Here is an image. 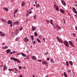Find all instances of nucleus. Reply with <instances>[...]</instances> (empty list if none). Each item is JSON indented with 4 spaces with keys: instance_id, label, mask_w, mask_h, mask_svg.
Returning a JSON list of instances; mask_svg holds the SVG:
<instances>
[{
    "instance_id": "1",
    "label": "nucleus",
    "mask_w": 77,
    "mask_h": 77,
    "mask_svg": "<svg viewBox=\"0 0 77 77\" xmlns=\"http://www.w3.org/2000/svg\"><path fill=\"white\" fill-rule=\"evenodd\" d=\"M7 24H10V27H12V21L9 20L8 21Z\"/></svg>"
},
{
    "instance_id": "2",
    "label": "nucleus",
    "mask_w": 77,
    "mask_h": 77,
    "mask_svg": "<svg viewBox=\"0 0 77 77\" xmlns=\"http://www.w3.org/2000/svg\"><path fill=\"white\" fill-rule=\"evenodd\" d=\"M64 44L65 45V46L67 47H68L69 46V44H68V42L66 41H64L63 42Z\"/></svg>"
},
{
    "instance_id": "3",
    "label": "nucleus",
    "mask_w": 77,
    "mask_h": 77,
    "mask_svg": "<svg viewBox=\"0 0 77 77\" xmlns=\"http://www.w3.org/2000/svg\"><path fill=\"white\" fill-rule=\"evenodd\" d=\"M72 10L73 12H74V13H75V14H77V10H76L75 8L72 7Z\"/></svg>"
},
{
    "instance_id": "4",
    "label": "nucleus",
    "mask_w": 77,
    "mask_h": 77,
    "mask_svg": "<svg viewBox=\"0 0 77 77\" xmlns=\"http://www.w3.org/2000/svg\"><path fill=\"white\" fill-rule=\"evenodd\" d=\"M69 42L70 45H71V46H72L73 47H74V46L73 45L72 42L71 41H69Z\"/></svg>"
},
{
    "instance_id": "5",
    "label": "nucleus",
    "mask_w": 77,
    "mask_h": 77,
    "mask_svg": "<svg viewBox=\"0 0 77 77\" xmlns=\"http://www.w3.org/2000/svg\"><path fill=\"white\" fill-rule=\"evenodd\" d=\"M42 64L44 65H48V63L46 61H43L42 62Z\"/></svg>"
},
{
    "instance_id": "6",
    "label": "nucleus",
    "mask_w": 77,
    "mask_h": 77,
    "mask_svg": "<svg viewBox=\"0 0 77 77\" xmlns=\"http://www.w3.org/2000/svg\"><path fill=\"white\" fill-rule=\"evenodd\" d=\"M61 3H62V4L63 5L65 6H66V2H65V1H63V0L61 2Z\"/></svg>"
},
{
    "instance_id": "7",
    "label": "nucleus",
    "mask_w": 77,
    "mask_h": 77,
    "mask_svg": "<svg viewBox=\"0 0 77 77\" xmlns=\"http://www.w3.org/2000/svg\"><path fill=\"white\" fill-rule=\"evenodd\" d=\"M19 24H20V23L18 22H16L13 23V25H15V24L16 25H18Z\"/></svg>"
},
{
    "instance_id": "8",
    "label": "nucleus",
    "mask_w": 77,
    "mask_h": 77,
    "mask_svg": "<svg viewBox=\"0 0 77 77\" xmlns=\"http://www.w3.org/2000/svg\"><path fill=\"white\" fill-rule=\"evenodd\" d=\"M24 42H29V39L27 38V37H25L24 39Z\"/></svg>"
},
{
    "instance_id": "9",
    "label": "nucleus",
    "mask_w": 77,
    "mask_h": 77,
    "mask_svg": "<svg viewBox=\"0 0 77 77\" xmlns=\"http://www.w3.org/2000/svg\"><path fill=\"white\" fill-rule=\"evenodd\" d=\"M32 60H36V58L35 56H33L32 57Z\"/></svg>"
},
{
    "instance_id": "10",
    "label": "nucleus",
    "mask_w": 77,
    "mask_h": 77,
    "mask_svg": "<svg viewBox=\"0 0 77 77\" xmlns=\"http://www.w3.org/2000/svg\"><path fill=\"white\" fill-rule=\"evenodd\" d=\"M32 31H35V30H36V27L35 26H32Z\"/></svg>"
},
{
    "instance_id": "11",
    "label": "nucleus",
    "mask_w": 77,
    "mask_h": 77,
    "mask_svg": "<svg viewBox=\"0 0 77 77\" xmlns=\"http://www.w3.org/2000/svg\"><path fill=\"white\" fill-rule=\"evenodd\" d=\"M60 12L62 14H63L65 12V11L64 10H63L62 9H60Z\"/></svg>"
},
{
    "instance_id": "12",
    "label": "nucleus",
    "mask_w": 77,
    "mask_h": 77,
    "mask_svg": "<svg viewBox=\"0 0 77 77\" xmlns=\"http://www.w3.org/2000/svg\"><path fill=\"white\" fill-rule=\"evenodd\" d=\"M6 51L7 52V54H8L10 52H11V49H9L8 50H7Z\"/></svg>"
},
{
    "instance_id": "13",
    "label": "nucleus",
    "mask_w": 77,
    "mask_h": 77,
    "mask_svg": "<svg viewBox=\"0 0 77 77\" xmlns=\"http://www.w3.org/2000/svg\"><path fill=\"white\" fill-rule=\"evenodd\" d=\"M3 9L4 10H5L6 11H9L8 8H7V7H4Z\"/></svg>"
},
{
    "instance_id": "14",
    "label": "nucleus",
    "mask_w": 77,
    "mask_h": 77,
    "mask_svg": "<svg viewBox=\"0 0 77 77\" xmlns=\"http://www.w3.org/2000/svg\"><path fill=\"white\" fill-rule=\"evenodd\" d=\"M25 4H26V3H25V2H22L21 3V6H24L25 5Z\"/></svg>"
},
{
    "instance_id": "15",
    "label": "nucleus",
    "mask_w": 77,
    "mask_h": 77,
    "mask_svg": "<svg viewBox=\"0 0 77 77\" xmlns=\"http://www.w3.org/2000/svg\"><path fill=\"white\" fill-rule=\"evenodd\" d=\"M15 61H16V62H19V63H21V62L20 61V60H19L15 58Z\"/></svg>"
},
{
    "instance_id": "16",
    "label": "nucleus",
    "mask_w": 77,
    "mask_h": 77,
    "mask_svg": "<svg viewBox=\"0 0 77 77\" xmlns=\"http://www.w3.org/2000/svg\"><path fill=\"white\" fill-rule=\"evenodd\" d=\"M69 63L70 64V65H71V66H72L73 65V63L72 62L70 61H69Z\"/></svg>"
},
{
    "instance_id": "17",
    "label": "nucleus",
    "mask_w": 77,
    "mask_h": 77,
    "mask_svg": "<svg viewBox=\"0 0 77 77\" xmlns=\"http://www.w3.org/2000/svg\"><path fill=\"white\" fill-rule=\"evenodd\" d=\"M58 42H60V43L61 42V43H63V41L61 39H59L58 40Z\"/></svg>"
},
{
    "instance_id": "18",
    "label": "nucleus",
    "mask_w": 77,
    "mask_h": 77,
    "mask_svg": "<svg viewBox=\"0 0 77 77\" xmlns=\"http://www.w3.org/2000/svg\"><path fill=\"white\" fill-rule=\"evenodd\" d=\"M31 38L32 39V41H33V40H34V38H33V36L31 35L30 36Z\"/></svg>"
},
{
    "instance_id": "19",
    "label": "nucleus",
    "mask_w": 77,
    "mask_h": 77,
    "mask_svg": "<svg viewBox=\"0 0 77 77\" xmlns=\"http://www.w3.org/2000/svg\"><path fill=\"white\" fill-rule=\"evenodd\" d=\"M10 59L11 60H14V61H15V58H14V57H11L10 58Z\"/></svg>"
},
{
    "instance_id": "20",
    "label": "nucleus",
    "mask_w": 77,
    "mask_h": 77,
    "mask_svg": "<svg viewBox=\"0 0 77 77\" xmlns=\"http://www.w3.org/2000/svg\"><path fill=\"white\" fill-rule=\"evenodd\" d=\"M66 65L67 66H69V63L68 62V61H66Z\"/></svg>"
},
{
    "instance_id": "21",
    "label": "nucleus",
    "mask_w": 77,
    "mask_h": 77,
    "mask_svg": "<svg viewBox=\"0 0 77 77\" xmlns=\"http://www.w3.org/2000/svg\"><path fill=\"white\" fill-rule=\"evenodd\" d=\"M53 20H50V24H51V25H53Z\"/></svg>"
},
{
    "instance_id": "22",
    "label": "nucleus",
    "mask_w": 77,
    "mask_h": 77,
    "mask_svg": "<svg viewBox=\"0 0 77 77\" xmlns=\"http://www.w3.org/2000/svg\"><path fill=\"white\" fill-rule=\"evenodd\" d=\"M36 40L38 42H39V43H41V40H39V38H37Z\"/></svg>"
},
{
    "instance_id": "23",
    "label": "nucleus",
    "mask_w": 77,
    "mask_h": 77,
    "mask_svg": "<svg viewBox=\"0 0 77 77\" xmlns=\"http://www.w3.org/2000/svg\"><path fill=\"white\" fill-rule=\"evenodd\" d=\"M21 54L23 56V57H26V55L23 53H21Z\"/></svg>"
},
{
    "instance_id": "24",
    "label": "nucleus",
    "mask_w": 77,
    "mask_h": 77,
    "mask_svg": "<svg viewBox=\"0 0 77 77\" xmlns=\"http://www.w3.org/2000/svg\"><path fill=\"white\" fill-rule=\"evenodd\" d=\"M64 75L65 76V77H67V75H66V72H64Z\"/></svg>"
},
{
    "instance_id": "25",
    "label": "nucleus",
    "mask_w": 77,
    "mask_h": 77,
    "mask_svg": "<svg viewBox=\"0 0 77 77\" xmlns=\"http://www.w3.org/2000/svg\"><path fill=\"white\" fill-rule=\"evenodd\" d=\"M51 63H54V61H53V59H51Z\"/></svg>"
},
{
    "instance_id": "26",
    "label": "nucleus",
    "mask_w": 77,
    "mask_h": 77,
    "mask_svg": "<svg viewBox=\"0 0 77 77\" xmlns=\"http://www.w3.org/2000/svg\"><path fill=\"white\" fill-rule=\"evenodd\" d=\"M40 7V5H39V4H37L36 6V8H39Z\"/></svg>"
},
{
    "instance_id": "27",
    "label": "nucleus",
    "mask_w": 77,
    "mask_h": 77,
    "mask_svg": "<svg viewBox=\"0 0 77 77\" xmlns=\"http://www.w3.org/2000/svg\"><path fill=\"white\" fill-rule=\"evenodd\" d=\"M17 12H18V9H17L16 10H15L14 14H16V13H17Z\"/></svg>"
},
{
    "instance_id": "28",
    "label": "nucleus",
    "mask_w": 77,
    "mask_h": 77,
    "mask_svg": "<svg viewBox=\"0 0 77 77\" xmlns=\"http://www.w3.org/2000/svg\"><path fill=\"white\" fill-rule=\"evenodd\" d=\"M5 36V34L3 33H2V34H1V36Z\"/></svg>"
},
{
    "instance_id": "29",
    "label": "nucleus",
    "mask_w": 77,
    "mask_h": 77,
    "mask_svg": "<svg viewBox=\"0 0 77 77\" xmlns=\"http://www.w3.org/2000/svg\"><path fill=\"white\" fill-rule=\"evenodd\" d=\"M34 35H35V36H37V33L36 32H34Z\"/></svg>"
},
{
    "instance_id": "30",
    "label": "nucleus",
    "mask_w": 77,
    "mask_h": 77,
    "mask_svg": "<svg viewBox=\"0 0 77 77\" xmlns=\"http://www.w3.org/2000/svg\"><path fill=\"white\" fill-rule=\"evenodd\" d=\"M39 38L40 39H42V36H41V35H39Z\"/></svg>"
},
{
    "instance_id": "31",
    "label": "nucleus",
    "mask_w": 77,
    "mask_h": 77,
    "mask_svg": "<svg viewBox=\"0 0 77 77\" xmlns=\"http://www.w3.org/2000/svg\"><path fill=\"white\" fill-rule=\"evenodd\" d=\"M26 59H29V56H27L26 57Z\"/></svg>"
},
{
    "instance_id": "32",
    "label": "nucleus",
    "mask_w": 77,
    "mask_h": 77,
    "mask_svg": "<svg viewBox=\"0 0 77 77\" xmlns=\"http://www.w3.org/2000/svg\"><path fill=\"white\" fill-rule=\"evenodd\" d=\"M36 44V42L35 41H34L32 43V44L34 45V44Z\"/></svg>"
},
{
    "instance_id": "33",
    "label": "nucleus",
    "mask_w": 77,
    "mask_h": 77,
    "mask_svg": "<svg viewBox=\"0 0 77 77\" xmlns=\"http://www.w3.org/2000/svg\"><path fill=\"white\" fill-rule=\"evenodd\" d=\"M23 30V27L22 26H21L20 29V30Z\"/></svg>"
},
{
    "instance_id": "34",
    "label": "nucleus",
    "mask_w": 77,
    "mask_h": 77,
    "mask_svg": "<svg viewBox=\"0 0 77 77\" xmlns=\"http://www.w3.org/2000/svg\"><path fill=\"white\" fill-rule=\"evenodd\" d=\"M36 15H35L34 16H33V18L35 20H36Z\"/></svg>"
},
{
    "instance_id": "35",
    "label": "nucleus",
    "mask_w": 77,
    "mask_h": 77,
    "mask_svg": "<svg viewBox=\"0 0 77 77\" xmlns=\"http://www.w3.org/2000/svg\"><path fill=\"white\" fill-rule=\"evenodd\" d=\"M60 27H58V29H57V30H60Z\"/></svg>"
},
{
    "instance_id": "36",
    "label": "nucleus",
    "mask_w": 77,
    "mask_h": 77,
    "mask_svg": "<svg viewBox=\"0 0 77 77\" xmlns=\"http://www.w3.org/2000/svg\"><path fill=\"white\" fill-rule=\"evenodd\" d=\"M18 68H19V69H21V68H22V67L20 66H18Z\"/></svg>"
},
{
    "instance_id": "37",
    "label": "nucleus",
    "mask_w": 77,
    "mask_h": 77,
    "mask_svg": "<svg viewBox=\"0 0 77 77\" xmlns=\"http://www.w3.org/2000/svg\"><path fill=\"white\" fill-rule=\"evenodd\" d=\"M3 70H4V71H6V70H7V69H6L4 67Z\"/></svg>"
},
{
    "instance_id": "38",
    "label": "nucleus",
    "mask_w": 77,
    "mask_h": 77,
    "mask_svg": "<svg viewBox=\"0 0 77 77\" xmlns=\"http://www.w3.org/2000/svg\"><path fill=\"white\" fill-rule=\"evenodd\" d=\"M49 60H50V58H48L46 60L47 61H49Z\"/></svg>"
},
{
    "instance_id": "39",
    "label": "nucleus",
    "mask_w": 77,
    "mask_h": 77,
    "mask_svg": "<svg viewBox=\"0 0 77 77\" xmlns=\"http://www.w3.org/2000/svg\"><path fill=\"white\" fill-rule=\"evenodd\" d=\"M38 62H42V60H38Z\"/></svg>"
},
{
    "instance_id": "40",
    "label": "nucleus",
    "mask_w": 77,
    "mask_h": 77,
    "mask_svg": "<svg viewBox=\"0 0 77 77\" xmlns=\"http://www.w3.org/2000/svg\"><path fill=\"white\" fill-rule=\"evenodd\" d=\"M2 49H3V50H4V49H6V48H5V47H2Z\"/></svg>"
},
{
    "instance_id": "41",
    "label": "nucleus",
    "mask_w": 77,
    "mask_h": 77,
    "mask_svg": "<svg viewBox=\"0 0 77 77\" xmlns=\"http://www.w3.org/2000/svg\"><path fill=\"white\" fill-rule=\"evenodd\" d=\"M2 33H3V32H2L1 31L0 32V36H1Z\"/></svg>"
},
{
    "instance_id": "42",
    "label": "nucleus",
    "mask_w": 77,
    "mask_h": 77,
    "mask_svg": "<svg viewBox=\"0 0 77 77\" xmlns=\"http://www.w3.org/2000/svg\"><path fill=\"white\" fill-rule=\"evenodd\" d=\"M71 72V70H67V72Z\"/></svg>"
},
{
    "instance_id": "43",
    "label": "nucleus",
    "mask_w": 77,
    "mask_h": 77,
    "mask_svg": "<svg viewBox=\"0 0 77 77\" xmlns=\"http://www.w3.org/2000/svg\"><path fill=\"white\" fill-rule=\"evenodd\" d=\"M56 8H55L56 10H58V7L56 6Z\"/></svg>"
},
{
    "instance_id": "44",
    "label": "nucleus",
    "mask_w": 77,
    "mask_h": 77,
    "mask_svg": "<svg viewBox=\"0 0 77 77\" xmlns=\"http://www.w3.org/2000/svg\"><path fill=\"white\" fill-rule=\"evenodd\" d=\"M43 40L44 42H45V38H44V37L43 38Z\"/></svg>"
},
{
    "instance_id": "45",
    "label": "nucleus",
    "mask_w": 77,
    "mask_h": 77,
    "mask_svg": "<svg viewBox=\"0 0 77 77\" xmlns=\"http://www.w3.org/2000/svg\"><path fill=\"white\" fill-rule=\"evenodd\" d=\"M4 19H3L1 18V21H3L4 20Z\"/></svg>"
},
{
    "instance_id": "46",
    "label": "nucleus",
    "mask_w": 77,
    "mask_h": 77,
    "mask_svg": "<svg viewBox=\"0 0 77 77\" xmlns=\"http://www.w3.org/2000/svg\"><path fill=\"white\" fill-rule=\"evenodd\" d=\"M18 77H23V75H20Z\"/></svg>"
},
{
    "instance_id": "47",
    "label": "nucleus",
    "mask_w": 77,
    "mask_h": 77,
    "mask_svg": "<svg viewBox=\"0 0 77 77\" xmlns=\"http://www.w3.org/2000/svg\"><path fill=\"white\" fill-rule=\"evenodd\" d=\"M45 56H47L48 55V53H46L45 54Z\"/></svg>"
},
{
    "instance_id": "48",
    "label": "nucleus",
    "mask_w": 77,
    "mask_h": 77,
    "mask_svg": "<svg viewBox=\"0 0 77 77\" xmlns=\"http://www.w3.org/2000/svg\"><path fill=\"white\" fill-rule=\"evenodd\" d=\"M3 21H4V22H5V23H7V21L5 19Z\"/></svg>"
},
{
    "instance_id": "49",
    "label": "nucleus",
    "mask_w": 77,
    "mask_h": 77,
    "mask_svg": "<svg viewBox=\"0 0 77 77\" xmlns=\"http://www.w3.org/2000/svg\"><path fill=\"white\" fill-rule=\"evenodd\" d=\"M49 23L50 22L49 21L47 20V23H48V24H49Z\"/></svg>"
},
{
    "instance_id": "50",
    "label": "nucleus",
    "mask_w": 77,
    "mask_h": 77,
    "mask_svg": "<svg viewBox=\"0 0 77 77\" xmlns=\"http://www.w3.org/2000/svg\"><path fill=\"white\" fill-rule=\"evenodd\" d=\"M72 35H73V36H75V33H73L72 34Z\"/></svg>"
},
{
    "instance_id": "51",
    "label": "nucleus",
    "mask_w": 77,
    "mask_h": 77,
    "mask_svg": "<svg viewBox=\"0 0 77 77\" xmlns=\"http://www.w3.org/2000/svg\"><path fill=\"white\" fill-rule=\"evenodd\" d=\"M17 33H18V32H16L15 33V34L16 35H17Z\"/></svg>"
},
{
    "instance_id": "52",
    "label": "nucleus",
    "mask_w": 77,
    "mask_h": 77,
    "mask_svg": "<svg viewBox=\"0 0 77 77\" xmlns=\"http://www.w3.org/2000/svg\"><path fill=\"white\" fill-rule=\"evenodd\" d=\"M75 29L76 30H77V26H76L75 27Z\"/></svg>"
},
{
    "instance_id": "53",
    "label": "nucleus",
    "mask_w": 77,
    "mask_h": 77,
    "mask_svg": "<svg viewBox=\"0 0 77 77\" xmlns=\"http://www.w3.org/2000/svg\"><path fill=\"white\" fill-rule=\"evenodd\" d=\"M9 71H14V70L13 69H9Z\"/></svg>"
},
{
    "instance_id": "54",
    "label": "nucleus",
    "mask_w": 77,
    "mask_h": 77,
    "mask_svg": "<svg viewBox=\"0 0 77 77\" xmlns=\"http://www.w3.org/2000/svg\"><path fill=\"white\" fill-rule=\"evenodd\" d=\"M21 53L17 54V56H18V55H20V54H21Z\"/></svg>"
},
{
    "instance_id": "55",
    "label": "nucleus",
    "mask_w": 77,
    "mask_h": 77,
    "mask_svg": "<svg viewBox=\"0 0 77 77\" xmlns=\"http://www.w3.org/2000/svg\"><path fill=\"white\" fill-rule=\"evenodd\" d=\"M14 69L15 71H18V70L17 69H16V68H14Z\"/></svg>"
},
{
    "instance_id": "56",
    "label": "nucleus",
    "mask_w": 77,
    "mask_h": 77,
    "mask_svg": "<svg viewBox=\"0 0 77 77\" xmlns=\"http://www.w3.org/2000/svg\"><path fill=\"white\" fill-rule=\"evenodd\" d=\"M26 15V17H28V16H29V13H27Z\"/></svg>"
},
{
    "instance_id": "57",
    "label": "nucleus",
    "mask_w": 77,
    "mask_h": 77,
    "mask_svg": "<svg viewBox=\"0 0 77 77\" xmlns=\"http://www.w3.org/2000/svg\"><path fill=\"white\" fill-rule=\"evenodd\" d=\"M5 49H6V48H8V46H5Z\"/></svg>"
},
{
    "instance_id": "58",
    "label": "nucleus",
    "mask_w": 77,
    "mask_h": 77,
    "mask_svg": "<svg viewBox=\"0 0 77 77\" xmlns=\"http://www.w3.org/2000/svg\"><path fill=\"white\" fill-rule=\"evenodd\" d=\"M32 13V11H30L29 12V14H30Z\"/></svg>"
},
{
    "instance_id": "59",
    "label": "nucleus",
    "mask_w": 77,
    "mask_h": 77,
    "mask_svg": "<svg viewBox=\"0 0 77 77\" xmlns=\"http://www.w3.org/2000/svg\"><path fill=\"white\" fill-rule=\"evenodd\" d=\"M57 39H58V40H59V38L58 37H57Z\"/></svg>"
},
{
    "instance_id": "60",
    "label": "nucleus",
    "mask_w": 77,
    "mask_h": 77,
    "mask_svg": "<svg viewBox=\"0 0 77 77\" xmlns=\"http://www.w3.org/2000/svg\"><path fill=\"white\" fill-rule=\"evenodd\" d=\"M16 51H13V53H15L16 52Z\"/></svg>"
},
{
    "instance_id": "61",
    "label": "nucleus",
    "mask_w": 77,
    "mask_h": 77,
    "mask_svg": "<svg viewBox=\"0 0 77 77\" xmlns=\"http://www.w3.org/2000/svg\"><path fill=\"white\" fill-rule=\"evenodd\" d=\"M13 53V52H11L10 53V54H12Z\"/></svg>"
},
{
    "instance_id": "62",
    "label": "nucleus",
    "mask_w": 77,
    "mask_h": 77,
    "mask_svg": "<svg viewBox=\"0 0 77 77\" xmlns=\"http://www.w3.org/2000/svg\"><path fill=\"white\" fill-rule=\"evenodd\" d=\"M14 18H15V14L14 13Z\"/></svg>"
},
{
    "instance_id": "63",
    "label": "nucleus",
    "mask_w": 77,
    "mask_h": 77,
    "mask_svg": "<svg viewBox=\"0 0 77 77\" xmlns=\"http://www.w3.org/2000/svg\"><path fill=\"white\" fill-rule=\"evenodd\" d=\"M75 16L76 17V18H77V14L75 15Z\"/></svg>"
},
{
    "instance_id": "64",
    "label": "nucleus",
    "mask_w": 77,
    "mask_h": 77,
    "mask_svg": "<svg viewBox=\"0 0 77 77\" xmlns=\"http://www.w3.org/2000/svg\"><path fill=\"white\" fill-rule=\"evenodd\" d=\"M2 45H5V43H2Z\"/></svg>"
}]
</instances>
